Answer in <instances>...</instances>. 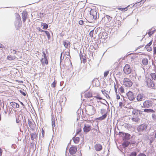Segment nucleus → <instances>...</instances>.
<instances>
[{"label":"nucleus","mask_w":156,"mask_h":156,"mask_svg":"<svg viewBox=\"0 0 156 156\" xmlns=\"http://www.w3.org/2000/svg\"><path fill=\"white\" fill-rule=\"evenodd\" d=\"M123 84L126 87H130L132 86L133 83L128 79L125 78L123 81Z\"/></svg>","instance_id":"nucleus-4"},{"label":"nucleus","mask_w":156,"mask_h":156,"mask_svg":"<svg viewBox=\"0 0 156 156\" xmlns=\"http://www.w3.org/2000/svg\"><path fill=\"white\" fill-rule=\"evenodd\" d=\"M119 90L122 93L124 92V89L122 87H121L119 88Z\"/></svg>","instance_id":"nucleus-45"},{"label":"nucleus","mask_w":156,"mask_h":156,"mask_svg":"<svg viewBox=\"0 0 156 156\" xmlns=\"http://www.w3.org/2000/svg\"><path fill=\"white\" fill-rule=\"evenodd\" d=\"M77 150V148L76 146H72L70 147L69 149V152L71 155H73L76 153Z\"/></svg>","instance_id":"nucleus-14"},{"label":"nucleus","mask_w":156,"mask_h":156,"mask_svg":"<svg viewBox=\"0 0 156 156\" xmlns=\"http://www.w3.org/2000/svg\"><path fill=\"white\" fill-rule=\"evenodd\" d=\"M123 71L124 73L126 74H129L131 72V70L130 66L128 64H126L124 67Z\"/></svg>","instance_id":"nucleus-9"},{"label":"nucleus","mask_w":156,"mask_h":156,"mask_svg":"<svg viewBox=\"0 0 156 156\" xmlns=\"http://www.w3.org/2000/svg\"><path fill=\"white\" fill-rule=\"evenodd\" d=\"M23 126H26L27 127H28V125L26 123V120L25 118L24 119L23 121Z\"/></svg>","instance_id":"nucleus-44"},{"label":"nucleus","mask_w":156,"mask_h":156,"mask_svg":"<svg viewBox=\"0 0 156 156\" xmlns=\"http://www.w3.org/2000/svg\"><path fill=\"white\" fill-rule=\"evenodd\" d=\"M148 126V124L147 123H143L139 125L137 127L136 129L139 133V134H141L142 133L145 131Z\"/></svg>","instance_id":"nucleus-1"},{"label":"nucleus","mask_w":156,"mask_h":156,"mask_svg":"<svg viewBox=\"0 0 156 156\" xmlns=\"http://www.w3.org/2000/svg\"><path fill=\"white\" fill-rule=\"evenodd\" d=\"M130 144V142L129 141H128V140H124V141L122 144V145L123 148L124 149L127 147Z\"/></svg>","instance_id":"nucleus-22"},{"label":"nucleus","mask_w":156,"mask_h":156,"mask_svg":"<svg viewBox=\"0 0 156 156\" xmlns=\"http://www.w3.org/2000/svg\"><path fill=\"white\" fill-rule=\"evenodd\" d=\"M141 4V2L140 1L139 2H138L137 3H136L135 4H134L133 6V7H136V6H140Z\"/></svg>","instance_id":"nucleus-37"},{"label":"nucleus","mask_w":156,"mask_h":156,"mask_svg":"<svg viewBox=\"0 0 156 156\" xmlns=\"http://www.w3.org/2000/svg\"><path fill=\"white\" fill-rule=\"evenodd\" d=\"M4 132L5 136L9 137L10 136L9 133L7 130H4Z\"/></svg>","instance_id":"nucleus-39"},{"label":"nucleus","mask_w":156,"mask_h":156,"mask_svg":"<svg viewBox=\"0 0 156 156\" xmlns=\"http://www.w3.org/2000/svg\"><path fill=\"white\" fill-rule=\"evenodd\" d=\"M137 156H147L144 153H140Z\"/></svg>","instance_id":"nucleus-53"},{"label":"nucleus","mask_w":156,"mask_h":156,"mask_svg":"<svg viewBox=\"0 0 156 156\" xmlns=\"http://www.w3.org/2000/svg\"><path fill=\"white\" fill-rule=\"evenodd\" d=\"M95 97L98 100H101V99H103L101 97H100L99 96H96Z\"/></svg>","instance_id":"nucleus-52"},{"label":"nucleus","mask_w":156,"mask_h":156,"mask_svg":"<svg viewBox=\"0 0 156 156\" xmlns=\"http://www.w3.org/2000/svg\"><path fill=\"white\" fill-rule=\"evenodd\" d=\"M152 41H150L148 44H147V46H150L152 44Z\"/></svg>","instance_id":"nucleus-58"},{"label":"nucleus","mask_w":156,"mask_h":156,"mask_svg":"<svg viewBox=\"0 0 156 156\" xmlns=\"http://www.w3.org/2000/svg\"><path fill=\"white\" fill-rule=\"evenodd\" d=\"M138 112V109H135L133 111L132 113L133 115H137Z\"/></svg>","instance_id":"nucleus-31"},{"label":"nucleus","mask_w":156,"mask_h":156,"mask_svg":"<svg viewBox=\"0 0 156 156\" xmlns=\"http://www.w3.org/2000/svg\"><path fill=\"white\" fill-rule=\"evenodd\" d=\"M45 33L47 37L48 40H50L51 37L49 32L48 31L46 30V31L45 32Z\"/></svg>","instance_id":"nucleus-34"},{"label":"nucleus","mask_w":156,"mask_h":156,"mask_svg":"<svg viewBox=\"0 0 156 156\" xmlns=\"http://www.w3.org/2000/svg\"><path fill=\"white\" fill-rule=\"evenodd\" d=\"M146 82L148 87L150 88H152L154 87V83L150 78H147Z\"/></svg>","instance_id":"nucleus-7"},{"label":"nucleus","mask_w":156,"mask_h":156,"mask_svg":"<svg viewBox=\"0 0 156 156\" xmlns=\"http://www.w3.org/2000/svg\"><path fill=\"white\" fill-rule=\"evenodd\" d=\"M114 89H115V91L116 93V94H117V88H116V85L115 84V86H114Z\"/></svg>","instance_id":"nucleus-60"},{"label":"nucleus","mask_w":156,"mask_h":156,"mask_svg":"<svg viewBox=\"0 0 156 156\" xmlns=\"http://www.w3.org/2000/svg\"><path fill=\"white\" fill-rule=\"evenodd\" d=\"M153 54H156V47H153Z\"/></svg>","instance_id":"nucleus-54"},{"label":"nucleus","mask_w":156,"mask_h":156,"mask_svg":"<svg viewBox=\"0 0 156 156\" xmlns=\"http://www.w3.org/2000/svg\"><path fill=\"white\" fill-rule=\"evenodd\" d=\"M84 23V22L82 20H80L79 22V23L80 25H82Z\"/></svg>","instance_id":"nucleus-55"},{"label":"nucleus","mask_w":156,"mask_h":156,"mask_svg":"<svg viewBox=\"0 0 156 156\" xmlns=\"http://www.w3.org/2000/svg\"><path fill=\"white\" fill-rule=\"evenodd\" d=\"M56 83V81L55 80H54V81L51 84V87H55Z\"/></svg>","instance_id":"nucleus-42"},{"label":"nucleus","mask_w":156,"mask_h":156,"mask_svg":"<svg viewBox=\"0 0 156 156\" xmlns=\"http://www.w3.org/2000/svg\"><path fill=\"white\" fill-rule=\"evenodd\" d=\"M41 26H43V29L44 30H47L48 27V25L46 23H42Z\"/></svg>","instance_id":"nucleus-30"},{"label":"nucleus","mask_w":156,"mask_h":156,"mask_svg":"<svg viewBox=\"0 0 156 156\" xmlns=\"http://www.w3.org/2000/svg\"><path fill=\"white\" fill-rule=\"evenodd\" d=\"M93 33H94V30H91L89 33L90 36L91 37H93Z\"/></svg>","instance_id":"nucleus-49"},{"label":"nucleus","mask_w":156,"mask_h":156,"mask_svg":"<svg viewBox=\"0 0 156 156\" xmlns=\"http://www.w3.org/2000/svg\"><path fill=\"white\" fill-rule=\"evenodd\" d=\"M124 133L123 132H119V135L120 136H121L122 135L123 136H124Z\"/></svg>","instance_id":"nucleus-61"},{"label":"nucleus","mask_w":156,"mask_h":156,"mask_svg":"<svg viewBox=\"0 0 156 156\" xmlns=\"http://www.w3.org/2000/svg\"><path fill=\"white\" fill-rule=\"evenodd\" d=\"M145 98L144 95L143 94H139L136 97V99L137 101H140L144 100Z\"/></svg>","instance_id":"nucleus-15"},{"label":"nucleus","mask_w":156,"mask_h":156,"mask_svg":"<svg viewBox=\"0 0 156 156\" xmlns=\"http://www.w3.org/2000/svg\"><path fill=\"white\" fill-rule=\"evenodd\" d=\"M131 135L127 133H124V135L123 136V140H128L130 138Z\"/></svg>","instance_id":"nucleus-20"},{"label":"nucleus","mask_w":156,"mask_h":156,"mask_svg":"<svg viewBox=\"0 0 156 156\" xmlns=\"http://www.w3.org/2000/svg\"><path fill=\"white\" fill-rule=\"evenodd\" d=\"M109 73V71H106L104 73V76L105 78L107 76Z\"/></svg>","instance_id":"nucleus-47"},{"label":"nucleus","mask_w":156,"mask_h":156,"mask_svg":"<svg viewBox=\"0 0 156 156\" xmlns=\"http://www.w3.org/2000/svg\"><path fill=\"white\" fill-rule=\"evenodd\" d=\"M70 42L68 41H67V42L66 41H63V44L66 48H67L70 45Z\"/></svg>","instance_id":"nucleus-29"},{"label":"nucleus","mask_w":156,"mask_h":156,"mask_svg":"<svg viewBox=\"0 0 156 156\" xmlns=\"http://www.w3.org/2000/svg\"><path fill=\"white\" fill-rule=\"evenodd\" d=\"M15 16L16 17V19H17L21 18L20 15H19V14L18 13H15Z\"/></svg>","instance_id":"nucleus-48"},{"label":"nucleus","mask_w":156,"mask_h":156,"mask_svg":"<svg viewBox=\"0 0 156 156\" xmlns=\"http://www.w3.org/2000/svg\"><path fill=\"white\" fill-rule=\"evenodd\" d=\"M142 62L144 65H147L148 64V60L147 59V58H144L142 59Z\"/></svg>","instance_id":"nucleus-26"},{"label":"nucleus","mask_w":156,"mask_h":156,"mask_svg":"<svg viewBox=\"0 0 156 156\" xmlns=\"http://www.w3.org/2000/svg\"><path fill=\"white\" fill-rule=\"evenodd\" d=\"M90 14L91 16V17H93L94 20H96L97 19V12L95 10L91 9L90 11Z\"/></svg>","instance_id":"nucleus-10"},{"label":"nucleus","mask_w":156,"mask_h":156,"mask_svg":"<svg viewBox=\"0 0 156 156\" xmlns=\"http://www.w3.org/2000/svg\"><path fill=\"white\" fill-rule=\"evenodd\" d=\"M130 5H128L127 7L124 8H119V9L121 11H127V8L129 7Z\"/></svg>","instance_id":"nucleus-38"},{"label":"nucleus","mask_w":156,"mask_h":156,"mask_svg":"<svg viewBox=\"0 0 156 156\" xmlns=\"http://www.w3.org/2000/svg\"><path fill=\"white\" fill-rule=\"evenodd\" d=\"M20 93L24 96H26V94L24 92L22 91L21 90H20Z\"/></svg>","instance_id":"nucleus-50"},{"label":"nucleus","mask_w":156,"mask_h":156,"mask_svg":"<svg viewBox=\"0 0 156 156\" xmlns=\"http://www.w3.org/2000/svg\"><path fill=\"white\" fill-rule=\"evenodd\" d=\"M123 105V103L122 102H120L119 103V107L122 108V106Z\"/></svg>","instance_id":"nucleus-63"},{"label":"nucleus","mask_w":156,"mask_h":156,"mask_svg":"<svg viewBox=\"0 0 156 156\" xmlns=\"http://www.w3.org/2000/svg\"><path fill=\"white\" fill-rule=\"evenodd\" d=\"M22 23L21 18L16 19L15 24L16 26L20 27L22 25Z\"/></svg>","instance_id":"nucleus-18"},{"label":"nucleus","mask_w":156,"mask_h":156,"mask_svg":"<svg viewBox=\"0 0 156 156\" xmlns=\"http://www.w3.org/2000/svg\"><path fill=\"white\" fill-rule=\"evenodd\" d=\"M42 53H43V56H44V58H47L46 54L45 53V52L44 51H43L42 52Z\"/></svg>","instance_id":"nucleus-57"},{"label":"nucleus","mask_w":156,"mask_h":156,"mask_svg":"<svg viewBox=\"0 0 156 156\" xmlns=\"http://www.w3.org/2000/svg\"><path fill=\"white\" fill-rule=\"evenodd\" d=\"M30 120L29 119H28V123L29 126L31 129H33L34 127L35 122L33 120Z\"/></svg>","instance_id":"nucleus-17"},{"label":"nucleus","mask_w":156,"mask_h":156,"mask_svg":"<svg viewBox=\"0 0 156 156\" xmlns=\"http://www.w3.org/2000/svg\"><path fill=\"white\" fill-rule=\"evenodd\" d=\"M10 105L12 106L13 108H19V105L17 103L15 102H11L10 103Z\"/></svg>","instance_id":"nucleus-21"},{"label":"nucleus","mask_w":156,"mask_h":156,"mask_svg":"<svg viewBox=\"0 0 156 156\" xmlns=\"http://www.w3.org/2000/svg\"><path fill=\"white\" fill-rule=\"evenodd\" d=\"M91 129V125L88 124H85L83 128V131L86 133L89 132Z\"/></svg>","instance_id":"nucleus-13"},{"label":"nucleus","mask_w":156,"mask_h":156,"mask_svg":"<svg viewBox=\"0 0 156 156\" xmlns=\"http://www.w3.org/2000/svg\"><path fill=\"white\" fill-rule=\"evenodd\" d=\"M152 102L150 100L145 101L143 103L144 108H149L152 106Z\"/></svg>","instance_id":"nucleus-6"},{"label":"nucleus","mask_w":156,"mask_h":156,"mask_svg":"<svg viewBox=\"0 0 156 156\" xmlns=\"http://www.w3.org/2000/svg\"><path fill=\"white\" fill-rule=\"evenodd\" d=\"M16 52L17 51L15 50H13L11 51V52L13 54H16Z\"/></svg>","instance_id":"nucleus-56"},{"label":"nucleus","mask_w":156,"mask_h":156,"mask_svg":"<svg viewBox=\"0 0 156 156\" xmlns=\"http://www.w3.org/2000/svg\"><path fill=\"white\" fill-rule=\"evenodd\" d=\"M52 120V128L53 129H53L54 127H55V119H53L52 118L51 119Z\"/></svg>","instance_id":"nucleus-33"},{"label":"nucleus","mask_w":156,"mask_h":156,"mask_svg":"<svg viewBox=\"0 0 156 156\" xmlns=\"http://www.w3.org/2000/svg\"><path fill=\"white\" fill-rule=\"evenodd\" d=\"M151 77L154 80H155L156 79V75L155 73H151Z\"/></svg>","instance_id":"nucleus-41"},{"label":"nucleus","mask_w":156,"mask_h":156,"mask_svg":"<svg viewBox=\"0 0 156 156\" xmlns=\"http://www.w3.org/2000/svg\"><path fill=\"white\" fill-rule=\"evenodd\" d=\"M73 141L75 144H78L80 138L78 137H76L73 139Z\"/></svg>","instance_id":"nucleus-32"},{"label":"nucleus","mask_w":156,"mask_h":156,"mask_svg":"<svg viewBox=\"0 0 156 156\" xmlns=\"http://www.w3.org/2000/svg\"><path fill=\"white\" fill-rule=\"evenodd\" d=\"M41 62L42 65L44 64L46 65H48V61L47 58H42L41 60Z\"/></svg>","instance_id":"nucleus-23"},{"label":"nucleus","mask_w":156,"mask_h":156,"mask_svg":"<svg viewBox=\"0 0 156 156\" xmlns=\"http://www.w3.org/2000/svg\"><path fill=\"white\" fill-rule=\"evenodd\" d=\"M80 57L81 62L83 61V63H85L87 61L86 58H87V55L84 53H82L81 51H80Z\"/></svg>","instance_id":"nucleus-11"},{"label":"nucleus","mask_w":156,"mask_h":156,"mask_svg":"<svg viewBox=\"0 0 156 156\" xmlns=\"http://www.w3.org/2000/svg\"><path fill=\"white\" fill-rule=\"evenodd\" d=\"M66 100V98L65 97L62 96L61 97L59 102L60 104H61L63 102H65Z\"/></svg>","instance_id":"nucleus-27"},{"label":"nucleus","mask_w":156,"mask_h":156,"mask_svg":"<svg viewBox=\"0 0 156 156\" xmlns=\"http://www.w3.org/2000/svg\"><path fill=\"white\" fill-rule=\"evenodd\" d=\"M81 131V129L80 128H78L77 129L76 131V134H79V133H80Z\"/></svg>","instance_id":"nucleus-46"},{"label":"nucleus","mask_w":156,"mask_h":156,"mask_svg":"<svg viewBox=\"0 0 156 156\" xmlns=\"http://www.w3.org/2000/svg\"><path fill=\"white\" fill-rule=\"evenodd\" d=\"M128 98L130 101H134L135 99V97L133 93L130 91H129L126 93Z\"/></svg>","instance_id":"nucleus-5"},{"label":"nucleus","mask_w":156,"mask_h":156,"mask_svg":"<svg viewBox=\"0 0 156 156\" xmlns=\"http://www.w3.org/2000/svg\"><path fill=\"white\" fill-rule=\"evenodd\" d=\"M86 112H87V114L90 115H93L95 112L94 107L91 105H89L87 108V110H86Z\"/></svg>","instance_id":"nucleus-3"},{"label":"nucleus","mask_w":156,"mask_h":156,"mask_svg":"<svg viewBox=\"0 0 156 156\" xmlns=\"http://www.w3.org/2000/svg\"><path fill=\"white\" fill-rule=\"evenodd\" d=\"M30 135L31 136V139L32 140H34V139L36 138L37 136L36 133H31L30 134Z\"/></svg>","instance_id":"nucleus-28"},{"label":"nucleus","mask_w":156,"mask_h":156,"mask_svg":"<svg viewBox=\"0 0 156 156\" xmlns=\"http://www.w3.org/2000/svg\"><path fill=\"white\" fill-rule=\"evenodd\" d=\"M90 56H90L93 57V52L92 51H90V54H89Z\"/></svg>","instance_id":"nucleus-62"},{"label":"nucleus","mask_w":156,"mask_h":156,"mask_svg":"<svg viewBox=\"0 0 156 156\" xmlns=\"http://www.w3.org/2000/svg\"><path fill=\"white\" fill-rule=\"evenodd\" d=\"M44 130L43 129H42V136L43 137L44 136Z\"/></svg>","instance_id":"nucleus-64"},{"label":"nucleus","mask_w":156,"mask_h":156,"mask_svg":"<svg viewBox=\"0 0 156 156\" xmlns=\"http://www.w3.org/2000/svg\"><path fill=\"white\" fill-rule=\"evenodd\" d=\"M22 19L23 23H25L27 18V13L26 11H23L22 13Z\"/></svg>","instance_id":"nucleus-16"},{"label":"nucleus","mask_w":156,"mask_h":156,"mask_svg":"<svg viewBox=\"0 0 156 156\" xmlns=\"http://www.w3.org/2000/svg\"><path fill=\"white\" fill-rule=\"evenodd\" d=\"M137 153L136 151H133L131 153L129 156H136Z\"/></svg>","instance_id":"nucleus-40"},{"label":"nucleus","mask_w":156,"mask_h":156,"mask_svg":"<svg viewBox=\"0 0 156 156\" xmlns=\"http://www.w3.org/2000/svg\"><path fill=\"white\" fill-rule=\"evenodd\" d=\"M15 57H12L11 55H8L7 57L8 60L10 61L14 60L15 59Z\"/></svg>","instance_id":"nucleus-35"},{"label":"nucleus","mask_w":156,"mask_h":156,"mask_svg":"<svg viewBox=\"0 0 156 156\" xmlns=\"http://www.w3.org/2000/svg\"><path fill=\"white\" fill-rule=\"evenodd\" d=\"M99 38H101L105 40L108 38V34L105 31H104L102 32H100L98 34Z\"/></svg>","instance_id":"nucleus-12"},{"label":"nucleus","mask_w":156,"mask_h":156,"mask_svg":"<svg viewBox=\"0 0 156 156\" xmlns=\"http://www.w3.org/2000/svg\"><path fill=\"white\" fill-rule=\"evenodd\" d=\"M144 112L148 113H153L155 112L154 110L151 109H144Z\"/></svg>","instance_id":"nucleus-24"},{"label":"nucleus","mask_w":156,"mask_h":156,"mask_svg":"<svg viewBox=\"0 0 156 156\" xmlns=\"http://www.w3.org/2000/svg\"><path fill=\"white\" fill-rule=\"evenodd\" d=\"M100 113L102 115L97 118L96 119L100 120H102L105 119L107 116V113L106 110L105 109H101Z\"/></svg>","instance_id":"nucleus-2"},{"label":"nucleus","mask_w":156,"mask_h":156,"mask_svg":"<svg viewBox=\"0 0 156 156\" xmlns=\"http://www.w3.org/2000/svg\"><path fill=\"white\" fill-rule=\"evenodd\" d=\"M146 49H147V51H151L152 50V48L151 47L149 48L147 47Z\"/></svg>","instance_id":"nucleus-51"},{"label":"nucleus","mask_w":156,"mask_h":156,"mask_svg":"<svg viewBox=\"0 0 156 156\" xmlns=\"http://www.w3.org/2000/svg\"><path fill=\"white\" fill-rule=\"evenodd\" d=\"M94 148L96 151H100L102 149V147L100 144H96L94 145Z\"/></svg>","instance_id":"nucleus-19"},{"label":"nucleus","mask_w":156,"mask_h":156,"mask_svg":"<svg viewBox=\"0 0 156 156\" xmlns=\"http://www.w3.org/2000/svg\"><path fill=\"white\" fill-rule=\"evenodd\" d=\"M92 97V94L89 92L86 93L85 94V97L86 98H90Z\"/></svg>","instance_id":"nucleus-36"},{"label":"nucleus","mask_w":156,"mask_h":156,"mask_svg":"<svg viewBox=\"0 0 156 156\" xmlns=\"http://www.w3.org/2000/svg\"><path fill=\"white\" fill-rule=\"evenodd\" d=\"M132 120L133 122H138L140 120V119L137 116H135L132 118Z\"/></svg>","instance_id":"nucleus-25"},{"label":"nucleus","mask_w":156,"mask_h":156,"mask_svg":"<svg viewBox=\"0 0 156 156\" xmlns=\"http://www.w3.org/2000/svg\"><path fill=\"white\" fill-rule=\"evenodd\" d=\"M152 118L153 120H156V114L153 113L152 115Z\"/></svg>","instance_id":"nucleus-43"},{"label":"nucleus","mask_w":156,"mask_h":156,"mask_svg":"<svg viewBox=\"0 0 156 156\" xmlns=\"http://www.w3.org/2000/svg\"><path fill=\"white\" fill-rule=\"evenodd\" d=\"M20 120L19 119V118H16V123H19L20 122Z\"/></svg>","instance_id":"nucleus-59"},{"label":"nucleus","mask_w":156,"mask_h":156,"mask_svg":"<svg viewBox=\"0 0 156 156\" xmlns=\"http://www.w3.org/2000/svg\"><path fill=\"white\" fill-rule=\"evenodd\" d=\"M112 18L108 15H106L104 17L102 18L101 22L105 24L108 23L109 22Z\"/></svg>","instance_id":"nucleus-8"}]
</instances>
